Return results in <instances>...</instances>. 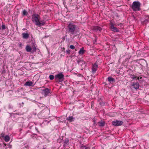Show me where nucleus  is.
<instances>
[{"label": "nucleus", "instance_id": "obj_6", "mask_svg": "<svg viewBox=\"0 0 149 149\" xmlns=\"http://www.w3.org/2000/svg\"><path fill=\"white\" fill-rule=\"evenodd\" d=\"M110 24V28L113 31L115 32H118L119 30L116 27H114V24L113 23L111 22Z\"/></svg>", "mask_w": 149, "mask_h": 149}, {"label": "nucleus", "instance_id": "obj_20", "mask_svg": "<svg viewBox=\"0 0 149 149\" xmlns=\"http://www.w3.org/2000/svg\"><path fill=\"white\" fill-rule=\"evenodd\" d=\"M49 78L51 80H53L54 78V77L53 75H50L49 76Z\"/></svg>", "mask_w": 149, "mask_h": 149}, {"label": "nucleus", "instance_id": "obj_7", "mask_svg": "<svg viewBox=\"0 0 149 149\" xmlns=\"http://www.w3.org/2000/svg\"><path fill=\"white\" fill-rule=\"evenodd\" d=\"M42 91L43 92L44 94V96L45 97L47 96L48 94L50 92V90L48 88L43 90H42Z\"/></svg>", "mask_w": 149, "mask_h": 149}, {"label": "nucleus", "instance_id": "obj_24", "mask_svg": "<svg viewBox=\"0 0 149 149\" xmlns=\"http://www.w3.org/2000/svg\"><path fill=\"white\" fill-rule=\"evenodd\" d=\"M4 135H5V134L4 133H2L1 135V137L2 138H4V137L5 136H4Z\"/></svg>", "mask_w": 149, "mask_h": 149}, {"label": "nucleus", "instance_id": "obj_11", "mask_svg": "<svg viewBox=\"0 0 149 149\" xmlns=\"http://www.w3.org/2000/svg\"><path fill=\"white\" fill-rule=\"evenodd\" d=\"M26 49L27 52H32V48L29 45H27L26 46Z\"/></svg>", "mask_w": 149, "mask_h": 149}, {"label": "nucleus", "instance_id": "obj_28", "mask_svg": "<svg viewBox=\"0 0 149 149\" xmlns=\"http://www.w3.org/2000/svg\"><path fill=\"white\" fill-rule=\"evenodd\" d=\"M3 144L5 146H6V144L4 143H3Z\"/></svg>", "mask_w": 149, "mask_h": 149}, {"label": "nucleus", "instance_id": "obj_12", "mask_svg": "<svg viewBox=\"0 0 149 149\" xmlns=\"http://www.w3.org/2000/svg\"><path fill=\"white\" fill-rule=\"evenodd\" d=\"M33 84V83L31 81H27L24 84V85L30 86H31Z\"/></svg>", "mask_w": 149, "mask_h": 149}, {"label": "nucleus", "instance_id": "obj_14", "mask_svg": "<svg viewBox=\"0 0 149 149\" xmlns=\"http://www.w3.org/2000/svg\"><path fill=\"white\" fill-rule=\"evenodd\" d=\"M23 37L24 38L27 39L29 37V35L27 33H23L22 34Z\"/></svg>", "mask_w": 149, "mask_h": 149}, {"label": "nucleus", "instance_id": "obj_17", "mask_svg": "<svg viewBox=\"0 0 149 149\" xmlns=\"http://www.w3.org/2000/svg\"><path fill=\"white\" fill-rule=\"evenodd\" d=\"M73 118L72 116H69L67 118V120H68L70 122H71L73 121Z\"/></svg>", "mask_w": 149, "mask_h": 149}, {"label": "nucleus", "instance_id": "obj_13", "mask_svg": "<svg viewBox=\"0 0 149 149\" xmlns=\"http://www.w3.org/2000/svg\"><path fill=\"white\" fill-rule=\"evenodd\" d=\"M4 141L6 142H8L10 140V138L9 136L8 135H6L4 138Z\"/></svg>", "mask_w": 149, "mask_h": 149}, {"label": "nucleus", "instance_id": "obj_22", "mask_svg": "<svg viewBox=\"0 0 149 149\" xmlns=\"http://www.w3.org/2000/svg\"><path fill=\"white\" fill-rule=\"evenodd\" d=\"M70 48L72 49H74L75 48V47L74 45H71L70 46Z\"/></svg>", "mask_w": 149, "mask_h": 149}, {"label": "nucleus", "instance_id": "obj_21", "mask_svg": "<svg viewBox=\"0 0 149 149\" xmlns=\"http://www.w3.org/2000/svg\"><path fill=\"white\" fill-rule=\"evenodd\" d=\"M23 15H27V12L25 10H24L23 11Z\"/></svg>", "mask_w": 149, "mask_h": 149}, {"label": "nucleus", "instance_id": "obj_2", "mask_svg": "<svg viewBox=\"0 0 149 149\" xmlns=\"http://www.w3.org/2000/svg\"><path fill=\"white\" fill-rule=\"evenodd\" d=\"M140 3L138 1L134 2L132 5V8L134 11H139L140 10Z\"/></svg>", "mask_w": 149, "mask_h": 149}, {"label": "nucleus", "instance_id": "obj_9", "mask_svg": "<svg viewBox=\"0 0 149 149\" xmlns=\"http://www.w3.org/2000/svg\"><path fill=\"white\" fill-rule=\"evenodd\" d=\"M98 65L96 64H93L92 67V72L93 73H95L96 72L97 68Z\"/></svg>", "mask_w": 149, "mask_h": 149}, {"label": "nucleus", "instance_id": "obj_25", "mask_svg": "<svg viewBox=\"0 0 149 149\" xmlns=\"http://www.w3.org/2000/svg\"><path fill=\"white\" fill-rule=\"evenodd\" d=\"M6 29V26L4 25H3L2 26V29Z\"/></svg>", "mask_w": 149, "mask_h": 149}, {"label": "nucleus", "instance_id": "obj_1", "mask_svg": "<svg viewBox=\"0 0 149 149\" xmlns=\"http://www.w3.org/2000/svg\"><path fill=\"white\" fill-rule=\"evenodd\" d=\"M32 21L35 25L39 26H40L45 25V23L44 20H40L39 15L35 14L32 16Z\"/></svg>", "mask_w": 149, "mask_h": 149}, {"label": "nucleus", "instance_id": "obj_16", "mask_svg": "<svg viewBox=\"0 0 149 149\" xmlns=\"http://www.w3.org/2000/svg\"><path fill=\"white\" fill-rule=\"evenodd\" d=\"M108 81L111 82H114L115 79L111 77L108 78Z\"/></svg>", "mask_w": 149, "mask_h": 149}, {"label": "nucleus", "instance_id": "obj_5", "mask_svg": "<svg viewBox=\"0 0 149 149\" xmlns=\"http://www.w3.org/2000/svg\"><path fill=\"white\" fill-rule=\"evenodd\" d=\"M123 123V122L121 120H114L112 122V124L115 126H120Z\"/></svg>", "mask_w": 149, "mask_h": 149}, {"label": "nucleus", "instance_id": "obj_3", "mask_svg": "<svg viewBox=\"0 0 149 149\" xmlns=\"http://www.w3.org/2000/svg\"><path fill=\"white\" fill-rule=\"evenodd\" d=\"M68 25L69 32L71 33L72 34H74L75 31L76 26L73 24L72 22H70L68 23Z\"/></svg>", "mask_w": 149, "mask_h": 149}, {"label": "nucleus", "instance_id": "obj_10", "mask_svg": "<svg viewBox=\"0 0 149 149\" xmlns=\"http://www.w3.org/2000/svg\"><path fill=\"white\" fill-rule=\"evenodd\" d=\"M132 86L136 89H138L139 87V84L138 82L134 83Z\"/></svg>", "mask_w": 149, "mask_h": 149}, {"label": "nucleus", "instance_id": "obj_18", "mask_svg": "<svg viewBox=\"0 0 149 149\" xmlns=\"http://www.w3.org/2000/svg\"><path fill=\"white\" fill-rule=\"evenodd\" d=\"M146 18L148 17V19H146L144 21V22L146 23L148 22H149V15L147 16L146 17Z\"/></svg>", "mask_w": 149, "mask_h": 149}, {"label": "nucleus", "instance_id": "obj_27", "mask_svg": "<svg viewBox=\"0 0 149 149\" xmlns=\"http://www.w3.org/2000/svg\"><path fill=\"white\" fill-rule=\"evenodd\" d=\"M137 78V77L136 76H135L134 77H133V79H136V78Z\"/></svg>", "mask_w": 149, "mask_h": 149}, {"label": "nucleus", "instance_id": "obj_30", "mask_svg": "<svg viewBox=\"0 0 149 149\" xmlns=\"http://www.w3.org/2000/svg\"><path fill=\"white\" fill-rule=\"evenodd\" d=\"M139 77H138L137 78V79H138V80H139Z\"/></svg>", "mask_w": 149, "mask_h": 149}, {"label": "nucleus", "instance_id": "obj_32", "mask_svg": "<svg viewBox=\"0 0 149 149\" xmlns=\"http://www.w3.org/2000/svg\"><path fill=\"white\" fill-rule=\"evenodd\" d=\"M42 88H44V86H43Z\"/></svg>", "mask_w": 149, "mask_h": 149}, {"label": "nucleus", "instance_id": "obj_26", "mask_svg": "<svg viewBox=\"0 0 149 149\" xmlns=\"http://www.w3.org/2000/svg\"><path fill=\"white\" fill-rule=\"evenodd\" d=\"M66 53L68 54H70V50L68 49L66 51Z\"/></svg>", "mask_w": 149, "mask_h": 149}, {"label": "nucleus", "instance_id": "obj_33", "mask_svg": "<svg viewBox=\"0 0 149 149\" xmlns=\"http://www.w3.org/2000/svg\"><path fill=\"white\" fill-rule=\"evenodd\" d=\"M75 50L77 51V49H75Z\"/></svg>", "mask_w": 149, "mask_h": 149}, {"label": "nucleus", "instance_id": "obj_4", "mask_svg": "<svg viewBox=\"0 0 149 149\" xmlns=\"http://www.w3.org/2000/svg\"><path fill=\"white\" fill-rule=\"evenodd\" d=\"M54 78L55 81L57 82H61L64 80V76L62 73L56 75Z\"/></svg>", "mask_w": 149, "mask_h": 149}, {"label": "nucleus", "instance_id": "obj_31", "mask_svg": "<svg viewBox=\"0 0 149 149\" xmlns=\"http://www.w3.org/2000/svg\"><path fill=\"white\" fill-rule=\"evenodd\" d=\"M100 104L101 105H102V103H100Z\"/></svg>", "mask_w": 149, "mask_h": 149}, {"label": "nucleus", "instance_id": "obj_19", "mask_svg": "<svg viewBox=\"0 0 149 149\" xmlns=\"http://www.w3.org/2000/svg\"><path fill=\"white\" fill-rule=\"evenodd\" d=\"M36 48L35 46H33L32 48V53L36 52Z\"/></svg>", "mask_w": 149, "mask_h": 149}, {"label": "nucleus", "instance_id": "obj_29", "mask_svg": "<svg viewBox=\"0 0 149 149\" xmlns=\"http://www.w3.org/2000/svg\"><path fill=\"white\" fill-rule=\"evenodd\" d=\"M103 126L104 125V124L105 123L104 121H103Z\"/></svg>", "mask_w": 149, "mask_h": 149}, {"label": "nucleus", "instance_id": "obj_8", "mask_svg": "<svg viewBox=\"0 0 149 149\" xmlns=\"http://www.w3.org/2000/svg\"><path fill=\"white\" fill-rule=\"evenodd\" d=\"M91 29L97 32L101 31L102 30V28L98 26H93L91 27Z\"/></svg>", "mask_w": 149, "mask_h": 149}, {"label": "nucleus", "instance_id": "obj_15", "mask_svg": "<svg viewBox=\"0 0 149 149\" xmlns=\"http://www.w3.org/2000/svg\"><path fill=\"white\" fill-rule=\"evenodd\" d=\"M85 51L84 50V48L82 47L79 52V53L80 54H84Z\"/></svg>", "mask_w": 149, "mask_h": 149}, {"label": "nucleus", "instance_id": "obj_23", "mask_svg": "<svg viewBox=\"0 0 149 149\" xmlns=\"http://www.w3.org/2000/svg\"><path fill=\"white\" fill-rule=\"evenodd\" d=\"M98 125L99 126H102V122H100L98 123Z\"/></svg>", "mask_w": 149, "mask_h": 149}]
</instances>
